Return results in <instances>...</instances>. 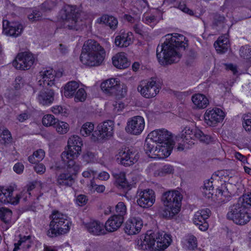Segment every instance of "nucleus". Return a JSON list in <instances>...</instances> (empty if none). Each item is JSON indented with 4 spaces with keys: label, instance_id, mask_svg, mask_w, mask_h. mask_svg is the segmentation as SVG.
Returning a JSON list of instances; mask_svg holds the SVG:
<instances>
[{
    "label": "nucleus",
    "instance_id": "9d476101",
    "mask_svg": "<svg viewBox=\"0 0 251 251\" xmlns=\"http://www.w3.org/2000/svg\"><path fill=\"white\" fill-rule=\"evenodd\" d=\"M79 15L78 9L75 6L69 5L64 6L59 14V18L63 21L64 28L76 30L83 25Z\"/></svg>",
    "mask_w": 251,
    "mask_h": 251
},
{
    "label": "nucleus",
    "instance_id": "4c0bfd02",
    "mask_svg": "<svg viewBox=\"0 0 251 251\" xmlns=\"http://www.w3.org/2000/svg\"><path fill=\"white\" fill-rule=\"evenodd\" d=\"M60 0H46L41 5L40 9L44 12L50 11L55 9Z\"/></svg>",
    "mask_w": 251,
    "mask_h": 251
},
{
    "label": "nucleus",
    "instance_id": "f257e3e1",
    "mask_svg": "<svg viewBox=\"0 0 251 251\" xmlns=\"http://www.w3.org/2000/svg\"><path fill=\"white\" fill-rule=\"evenodd\" d=\"M144 149L149 157L154 159H163L169 156L174 149L175 141L173 134L165 129H156L148 135Z\"/></svg>",
    "mask_w": 251,
    "mask_h": 251
},
{
    "label": "nucleus",
    "instance_id": "a878e982",
    "mask_svg": "<svg viewBox=\"0 0 251 251\" xmlns=\"http://www.w3.org/2000/svg\"><path fill=\"white\" fill-rule=\"evenodd\" d=\"M133 35L131 32H122L116 37L115 44L119 47H127L133 43Z\"/></svg>",
    "mask_w": 251,
    "mask_h": 251
},
{
    "label": "nucleus",
    "instance_id": "1a4fd4ad",
    "mask_svg": "<svg viewBox=\"0 0 251 251\" xmlns=\"http://www.w3.org/2000/svg\"><path fill=\"white\" fill-rule=\"evenodd\" d=\"M172 241V236L169 234H159L156 239L154 233L146 234L143 240L138 241L137 245L139 250L145 251L152 249L156 242L158 250L163 251L169 247Z\"/></svg>",
    "mask_w": 251,
    "mask_h": 251
},
{
    "label": "nucleus",
    "instance_id": "5701e85b",
    "mask_svg": "<svg viewBox=\"0 0 251 251\" xmlns=\"http://www.w3.org/2000/svg\"><path fill=\"white\" fill-rule=\"evenodd\" d=\"M3 31L4 34L13 37L20 36L23 31V26L17 23H10L6 20H3Z\"/></svg>",
    "mask_w": 251,
    "mask_h": 251
},
{
    "label": "nucleus",
    "instance_id": "b1692460",
    "mask_svg": "<svg viewBox=\"0 0 251 251\" xmlns=\"http://www.w3.org/2000/svg\"><path fill=\"white\" fill-rule=\"evenodd\" d=\"M110 218H109L104 226L98 221H93L86 225V227L89 232L95 235H99L101 234H105L108 232L107 226H110L108 225Z\"/></svg>",
    "mask_w": 251,
    "mask_h": 251
},
{
    "label": "nucleus",
    "instance_id": "dca6fc26",
    "mask_svg": "<svg viewBox=\"0 0 251 251\" xmlns=\"http://www.w3.org/2000/svg\"><path fill=\"white\" fill-rule=\"evenodd\" d=\"M224 112L219 108L207 109L204 119L205 123L209 126H216L219 123L222 122L224 119Z\"/></svg>",
    "mask_w": 251,
    "mask_h": 251
},
{
    "label": "nucleus",
    "instance_id": "393cba45",
    "mask_svg": "<svg viewBox=\"0 0 251 251\" xmlns=\"http://www.w3.org/2000/svg\"><path fill=\"white\" fill-rule=\"evenodd\" d=\"M110 127L108 121H105L99 125L97 130H95L91 136V140L94 142L104 139L108 136V127Z\"/></svg>",
    "mask_w": 251,
    "mask_h": 251
},
{
    "label": "nucleus",
    "instance_id": "9b49d317",
    "mask_svg": "<svg viewBox=\"0 0 251 251\" xmlns=\"http://www.w3.org/2000/svg\"><path fill=\"white\" fill-rule=\"evenodd\" d=\"M115 214L111 215V232L120 227L127 214L126 206L124 202L120 201L115 206Z\"/></svg>",
    "mask_w": 251,
    "mask_h": 251
},
{
    "label": "nucleus",
    "instance_id": "3c124183",
    "mask_svg": "<svg viewBox=\"0 0 251 251\" xmlns=\"http://www.w3.org/2000/svg\"><path fill=\"white\" fill-rule=\"evenodd\" d=\"M175 8H177L180 10H181L183 12L189 14L190 15H193V12L192 10L189 9L186 5V4L183 2H181V1L178 0L177 4H176Z\"/></svg>",
    "mask_w": 251,
    "mask_h": 251
},
{
    "label": "nucleus",
    "instance_id": "69168bd1",
    "mask_svg": "<svg viewBox=\"0 0 251 251\" xmlns=\"http://www.w3.org/2000/svg\"><path fill=\"white\" fill-rule=\"evenodd\" d=\"M24 80L22 77L18 76L15 79V88L19 89L23 85Z\"/></svg>",
    "mask_w": 251,
    "mask_h": 251
},
{
    "label": "nucleus",
    "instance_id": "e433bc0d",
    "mask_svg": "<svg viewBox=\"0 0 251 251\" xmlns=\"http://www.w3.org/2000/svg\"><path fill=\"white\" fill-rule=\"evenodd\" d=\"M240 56L245 60L249 67L251 66V47L248 45L242 46L240 49Z\"/></svg>",
    "mask_w": 251,
    "mask_h": 251
},
{
    "label": "nucleus",
    "instance_id": "aec40b11",
    "mask_svg": "<svg viewBox=\"0 0 251 251\" xmlns=\"http://www.w3.org/2000/svg\"><path fill=\"white\" fill-rule=\"evenodd\" d=\"M143 226V222L141 218L131 217L126 222L124 230L127 235H136L140 232Z\"/></svg>",
    "mask_w": 251,
    "mask_h": 251
},
{
    "label": "nucleus",
    "instance_id": "f3484780",
    "mask_svg": "<svg viewBox=\"0 0 251 251\" xmlns=\"http://www.w3.org/2000/svg\"><path fill=\"white\" fill-rule=\"evenodd\" d=\"M120 164L125 166H130L135 163L139 159V155L133 149L125 148L119 152Z\"/></svg>",
    "mask_w": 251,
    "mask_h": 251
},
{
    "label": "nucleus",
    "instance_id": "cd10ccee",
    "mask_svg": "<svg viewBox=\"0 0 251 251\" xmlns=\"http://www.w3.org/2000/svg\"><path fill=\"white\" fill-rule=\"evenodd\" d=\"M214 46L218 53L226 52L230 46L228 35L226 34L220 36L214 43Z\"/></svg>",
    "mask_w": 251,
    "mask_h": 251
},
{
    "label": "nucleus",
    "instance_id": "de8ad7c7",
    "mask_svg": "<svg viewBox=\"0 0 251 251\" xmlns=\"http://www.w3.org/2000/svg\"><path fill=\"white\" fill-rule=\"evenodd\" d=\"M75 101H84L87 97V93L82 87H79L74 96Z\"/></svg>",
    "mask_w": 251,
    "mask_h": 251
},
{
    "label": "nucleus",
    "instance_id": "a211bd4d",
    "mask_svg": "<svg viewBox=\"0 0 251 251\" xmlns=\"http://www.w3.org/2000/svg\"><path fill=\"white\" fill-rule=\"evenodd\" d=\"M220 175L222 176L221 172H215L213 174L210 179L204 181L203 186L202 188L203 196L207 198H212L214 193V186H217V182L221 180Z\"/></svg>",
    "mask_w": 251,
    "mask_h": 251
},
{
    "label": "nucleus",
    "instance_id": "473e14b6",
    "mask_svg": "<svg viewBox=\"0 0 251 251\" xmlns=\"http://www.w3.org/2000/svg\"><path fill=\"white\" fill-rule=\"evenodd\" d=\"M113 176L115 178V184L118 188L125 190H128L131 188L125 172H121L118 174H113Z\"/></svg>",
    "mask_w": 251,
    "mask_h": 251
},
{
    "label": "nucleus",
    "instance_id": "5fc2aeb1",
    "mask_svg": "<svg viewBox=\"0 0 251 251\" xmlns=\"http://www.w3.org/2000/svg\"><path fill=\"white\" fill-rule=\"evenodd\" d=\"M30 117V115L28 112H25L17 115L16 120L19 122L23 123L28 119Z\"/></svg>",
    "mask_w": 251,
    "mask_h": 251
},
{
    "label": "nucleus",
    "instance_id": "f704fd0d",
    "mask_svg": "<svg viewBox=\"0 0 251 251\" xmlns=\"http://www.w3.org/2000/svg\"><path fill=\"white\" fill-rule=\"evenodd\" d=\"M193 103L199 109H203L207 107L209 104V100L201 94H195L192 97Z\"/></svg>",
    "mask_w": 251,
    "mask_h": 251
},
{
    "label": "nucleus",
    "instance_id": "0eeeda50",
    "mask_svg": "<svg viewBox=\"0 0 251 251\" xmlns=\"http://www.w3.org/2000/svg\"><path fill=\"white\" fill-rule=\"evenodd\" d=\"M182 196L177 190L165 192L162 200L165 206L164 216L167 218H173L180 211Z\"/></svg>",
    "mask_w": 251,
    "mask_h": 251
},
{
    "label": "nucleus",
    "instance_id": "72a5a7b5",
    "mask_svg": "<svg viewBox=\"0 0 251 251\" xmlns=\"http://www.w3.org/2000/svg\"><path fill=\"white\" fill-rule=\"evenodd\" d=\"M79 87L78 82L75 81H69L64 87V95L68 98H73Z\"/></svg>",
    "mask_w": 251,
    "mask_h": 251
},
{
    "label": "nucleus",
    "instance_id": "f03ea898",
    "mask_svg": "<svg viewBox=\"0 0 251 251\" xmlns=\"http://www.w3.org/2000/svg\"><path fill=\"white\" fill-rule=\"evenodd\" d=\"M170 37L166 38L161 45L156 48V57L162 66L172 64L175 62V58L178 54L176 50H185L188 46V40L182 34L173 33Z\"/></svg>",
    "mask_w": 251,
    "mask_h": 251
},
{
    "label": "nucleus",
    "instance_id": "680f3d73",
    "mask_svg": "<svg viewBox=\"0 0 251 251\" xmlns=\"http://www.w3.org/2000/svg\"><path fill=\"white\" fill-rule=\"evenodd\" d=\"M225 66L226 70L231 71L234 75L237 74L238 71L236 65H234L232 63H226L225 64Z\"/></svg>",
    "mask_w": 251,
    "mask_h": 251
},
{
    "label": "nucleus",
    "instance_id": "09e8293b",
    "mask_svg": "<svg viewBox=\"0 0 251 251\" xmlns=\"http://www.w3.org/2000/svg\"><path fill=\"white\" fill-rule=\"evenodd\" d=\"M89 188L92 192H97L98 193H102L105 189L103 185L97 184L93 179L91 180Z\"/></svg>",
    "mask_w": 251,
    "mask_h": 251
},
{
    "label": "nucleus",
    "instance_id": "4be33fe9",
    "mask_svg": "<svg viewBox=\"0 0 251 251\" xmlns=\"http://www.w3.org/2000/svg\"><path fill=\"white\" fill-rule=\"evenodd\" d=\"M13 191V188L11 186H0V205L7 203L16 205L19 203L20 196L16 195L15 197H12Z\"/></svg>",
    "mask_w": 251,
    "mask_h": 251
},
{
    "label": "nucleus",
    "instance_id": "13d9d810",
    "mask_svg": "<svg viewBox=\"0 0 251 251\" xmlns=\"http://www.w3.org/2000/svg\"><path fill=\"white\" fill-rule=\"evenodd\" d=\"M24 169V166L21 163H17L15 164L13 167V170L17 174H21L23 173Z\"/></svg>",
    "mask_w": 251,
    "mask_h": 251
},
{
    "label": "nucleus",
    "instance_id": "7c9ffc66",
    "mask_svg": "<svg viewBox=\"0 0 251 251\" xmlns=\"http://www.w3.org/2000/svg\"><path fill=\"white\" fill-rule=\"evenodd\" d=\"M226 17L218 13H214L211 17V27L213 29L221 31L226 25Z\"/></svg>",
    "mask_w": 251,
    "mask_h": 251
},
{
    "label": "nucleus",
    "instance_id": "864d4df0",
    "mask_svg": "<svg viewBox=\"0 0 251 251\" xmlns=\"http://www.w3.org/2000/svg\"><path fill=\"white\" fill-rule=\"evenodd\" d=\"M100 89L102 92L106 95L110 94V79L103 81L100 85Z\"/></svg>",
    "mask_w": 251,
    "mask_h": 251
},
{
    "label": "nucleus",
    "instance_id": "39448f33",
    "mask_svg": "<svg viewBox=\"0 0 251 251\" xmlns=\"http://www.w3.org/2000/svg\"><path fill=\"white\" fill-rule=\"evenodd\" d=\"M181 138L182 139V142L179 143L177 146L178 151H183L189 148L194 144L193 141L196 139L206 144L213 143L214 142L213 137L204 134L201 130L196 126L195 128L185 126L181 132Z\"/></svg>",
    "mask_w": 251,
    "mask_h": 251
},
{
    "label": "nucleus",
    "instance_id": "8fccbe9b",
    "mask_svg": "<svg viewBox=\"0 0 251 251\" xmlns=\"http://www.w3.org/2000/svg\"><path fill=\"white\" fill-rule=\"evenodd\" d=\"M51 111L54 114H60L62 116H65L67 114V109L60 105H55L51 108Z\"/></svg>",
    "mask_w": 251,
    "mask_h": 251
},
{
    "label": "nucleus",
    "instance_id": "ea45409f",
    "mask_svg": "<svg viewBox=\"0 0 251 251\" xmlns=\"http://www.w3.org/2000/svg\"><path fill=\"white\" fill-rule=\"evenodd\" d=\"M45 155V152L42 149L34 151L32 155L28 157V161L32 164H35L42 160Z\"/></svg>",
    "mask_w": 251,
    "mask_h": 251
},
{
    "label": "nucleus",
    "instance_id": "6e6d98bb",
    "mask_svg": "<svg viewBox=\"0 0 251 251\" xmlns=\"http://www.w3.org/2000/svg\"><path fill=\"white\" fill-rule=\"evenodd\" d=\"M110 17L108 15H104L100 18L97 20L98 23L108 25L110 26V23H109Z\"/></svg>",
    "mask_w": 251,
    "mask_h": 251
},
{
    "label": "nucleus",
    "instance_id": "6e6552de",
    "mask_svg": "<svg viewBox=\"0 0 251 251\" xmlns=\"http://www.w3.org/2000/svg\"><path fill=\"white\" fill-rule=\"evenodd\" d=\"M49 233L51 236L67 233L70 230L72 223L67 215L57 211H53L50 215Z\"/></svg>",
    "mask_w": 251,
    "mask_h": 251
},
{
    "label": "nucleus",
    "instance_id": "338daca9",
    "mask_svg": "<svg viewBox=\"0 0 251 251\" xmlns=\"http://www.w3.org/2000/svg\"><path fill=\"white\" fill-rule=\"evenodd\" d=\"M118 20L111 15V30H114L118 26Z\"/></svg>",
    "mask_w": 251,
    "mask_h": 251
},
{
    "label": "nucleus",
    "instance_id": "49530a36",
    "mask_svg": "<svg viewBox=\"0 0 251 251\" xmlns=\"http://www.w3.org/2000/svg\"><path fill=\"white\" fill-rule=\"evenodd\" d=\"M57 119L51 114L45 115L42 119V123L46 126H50L55 125Z\"/></svg>",
    "mask_w": 251,
    "mask_h": 251
},
{
    "label": "nucleus",
    "instance_id": "4468645a",
    "mask_svg": "<svg viewBox=\"0 0 251 251\" xmlns=\"http://www.w3.org/2000/svg\"><path fill=\"white\" fill-rule=\"evenodd\" d=\"M35 58L33 55L27 52L20 53L13 62V65L17 69L28 70L33 65Z\"/></svg>",
    "mask_w": 251,
    "mask_h": 251
},
{
    "label": "nucleus",
    "instance_id": "2f4dec72",
    "mask_svg": "<svg viewBox=\"0 0 251 251\" xmlns=\"http://www.w3.org/2000/svg\"><path fill=\"white\" fill-rule=\"evenodd\" d=\"M127 88L124 84H121L120 81L116 82V85H111V97L114 96L117 100H121L126 94Z\"/></svg>",
    "mask_w": 251,
    "mask_h": 251
},
{
    "label": "nucleus",
    "instance_id": "6ab92c4d",
    "mask_svg": "<svg viewBox=\"0 0 251 251\" xmlns=\"http://www.w3.org/2000/svg\"><path fill=\"white\" fill-rule=\"evenodd\" d=\"M137 89L142 96L149 99L156 96L159 92L160 87L156 81L151 78L144 86L139 85Z\"/></svg>",
    "mask_w": 251,
    "mask_h": 251
},
{
    "label": "nucleus",
    "instance_id": "e2e57ef3",
    "mask_svg": "<svg viewBox=\"0 0 251 251\" xmlns=\"http://www.w3.org/2000/svg\"><path fill=\"white\" fill-rule=\"evenodd\" d=\"M34 170L36 173L43 174L46 171V167L43 164H37L34 166Z\"/></svg>",
    "mask_w": 251,
    "mask_h": 251
},
{
    "label": "nucleus",
    "instance_id": "bb28decb",
    "mask_svg": "<svg viewBox=\"0 0 251 251\" xmlns=\"http://www.w3.org/2000/svg\"><path fill=\"white\" fill-rule=\"evenodd\" d=\"M113 65L119 69H123L128 68L130 62L128 60L126 54L124 52L117 53L112 58Z\"/></svg>",
    "mask_w": 251,
    "mask_h": 251
},
{
    "label": "nucleus",
    "instance_id": "bf43d9fd",
    "mask_svg": "<svg viewBox=\"0 0 251 251\" xmlns=\"http://www.w3.org/2000/svg\"><path fill=\"white\" fill-rule=\"evenodd\" d=\"M243 126L246 131L251 132V119L244 120L243 122Z\"/></svg>",
    "mask_w": 251,
    "mask_h": 251
},
{
    "label": "nucleus",
    "instance_id": "0e129e2a",
    "mask_svg": "<svg viewBox=\"0 0 251 251\" xmlns=\"http://www.w3.org/2000/svg\"><path fill=\"white\" fill-rule=\"evenodd\" d=\"M179 0H164L163 5L170 7H175L176 4H177Z\"/></svg>",
    "mask_w": 251,
    "mask_h": 251
},
{
    "label": "nucleus",
    "instance_id": "20e7f679",
    "mask_svg": "<svg viewBox=\"0 0 251 251\" xmlns=\"http://www.w3.org/2000/svg\"><path fill=\"white\" fill-rule=\"evenodd\" d=\"M104 56L105 52L99 44L89 40L83 45L80 59L84 65L95 66L102 63Z\"/></svg>",
    "mask_w": 251,
    "mask_h": 251
},
{
    "label": "nucleus",
    "instance_id": "412c9836",
    "mask_svg": "<svg viewBox=\"0 0 251 251\" xmlns=\"http://www.w3.org/2000/svg\"><path fill=\"white\" fill-rule=\"evenodd\" d=\"M155 201L154 192L151 189H145L139 194L137 200L138 205L144 208H148L152 206Z\"/></svg>",
    "mask_w": 251,
    "mask_h": 251
},
{
    "label": "nucleus",
    "instance_id": "052dcab7",
    "mask_svg": "<svg viewBox=\"0 0 251 251\" xmlns=\"http://www.w3.org/2000/svg\"><path fill=\"white\" fill-rule=\"evenodd\" d=\"M87 200L86 196L84 195H79L76 198V202L79 205H82L86 203Z\"/></svg>",
    "mask_w": 251,
    "mask_h": 251
},
{
    "label": "nucleus",
    "instance_id": "f8f14e48",
    "mask_svg": "<svg viewBox=\"0 0 251 251\" xmlns=\"http://www.w3.org/2000/svg\"><path fill=\"white\" fill-rule=\"evenodd\" d=\"M62 75L61 72H56L52 68H44L39 72L38 76L39 83L45 87L52 86L54 85L56 79L61 77Z\"/></svg>",
    "mask_w": 251,
    "mask_h": 251
},
{
    "label": "nucleus",
    "instance_id": "423d86ee",
    "mask_svg": "<svg viewBox=\"0 0 251 251\" xmlns=\"http://www.w3.org/2000/svg\"><path fill=\"white\" fill-rule=\"evenodd\" d=\"M82 141L77 135H73L68 141V150L62 153L61 158L70 172L75 173L79 170V166L75 164L74 159L77 157L81 151Z\"/></svg>",
    "mask_w": 251,
    "mask_h": 251
},
{
    "label": "nucleus",
    "instance_id": "ddd939ff",
    "mask_svg": "<svg viewBox=\"0 0 251 251\" xmlns=\"http://www.w3.org/2000/svg\"><path fill=\"white\" fill-rule=\"evenodd\" d=\"M145 126L144 118L140 116H135L128 120L126 130L128 133L138 135L142 132Z\"/></svg>",
    "mask_w": 251,
    "mask_h": 251
},
{
    "label": "nucleus",
    "instance_id": "7ed1b4c3",
    "mask_svg": "<svg viewBox=\"0 0 251 251\" xmlns=\"http://www.w3.org/2000/svg\"><path fill=\"white\" fill-rule=\"evenodd\" d=\"M250 206L251 193L243 195L241 203L238 202L230 207L226 215L227 218L237 225L246 224L251 219V212H249L248 210Z\"/></svg>",
    "mask_w": 251,
    "mask_h": 251
},
{
    "label": "nucleus",
    "instance_id": "774afa93",
    "mask_svg": "<svg viewBox=\"0 0 251 251\" xmlns=\"http://www.w3.org/2000/svg\"><path fill=\"white\" fill-rule=\"evenodd\" d=\"M58 50L63 55L67 54L69 51L68 47L62 44H59Z\"/></svg>",
    "mask_w": 251,
    "mask_h": 251
},
{
    "label": "nucleus",
    "instance_id": "603ef678",
    "mask_svg": "<svg viewBox=\"0 0 251 251\" xmlns=\"http://www.w3.org/2000/svg\"><path fill=\"white\" fill-rule=\"evenodd\" d=\"M2 139L5 144H9L12 141V137L10 132L7 129H5L2 131Z\"/></svg>",
    "mask_w": 251,
    "mask_h": 251
},
{
    "label": "nucleus",
    "instance_id": "58836bf2",
    "mask_svg": "<svg viewBox=\"0 0 251 251\" xmlns=\"http://www.w3.org/2000/svg\"><path fill=\"white\" fill-rule=\"evenodd\" d=\"M174 172V169L171 165H165L162 168L157 169L154 173L155 176H163L168 174H173Z\"/></svg>",
    "mask_w": 251,
    "mask_h": 251
},
{
    "label": "nucleus",
    "instance_id": "c85d7f7f",
    "mask_svg": "<svg viewBox=\"0 0 251 251\" xmlns=\"http://www.w3.org/2000/svg\"><path fill=\"white\" fill-rule=\"evenodd\" d=\"M32 241L31 236L20 235V239L17 242L14 243L13 251H18L19 250L23 251H29L31 247Z\"/></svg>",
    "mask_w": 251,
    "mask_h": 251
},
{
    "label": "nucleus",
    "instance_id": "4d7b16f0",
    "mask_svg": "<svg viewBox=\"0 0 251 251\" xmlns=\"http://www.w3.org/2000/svg\"><path fill=\"white\" fill-rule=\"evenodd\" d=\"M144 20L145 23L149 25H151L152 24H154L156 23V17L155 15L151 14L145 17Z\"/></svg>",
    "mask_w": 251,
    "mask_h": 251
},
{
    "label": "nucleus",
    "instance_id": "c9c22d12",
    "mask_svg": "<svg viewBox=\"0 0 251 251\" xmlns=\"http://www.w3.org/2000/svg\"><path fill=\"white\" fill-rule=\"evenodd\" d=\"M75 182L73 176L69 173H65L59 175L57 183L60 186H71Z\"/></svg>",
    "mask_w": 251,
    "mask_h": 251
},
{
    "label": "nucleus",
    "instance_id": "a19ab883",
    "mask_svg": "<svg viewBox=\"0 0 251 251\" xmlns=\"http://www.w3.org/2000/svg\"><path fill=\"white\" fill-rule=\"evenodd\" d=\"M94 129V125L91 123H86L82 125L81 127L80 133V134L84 137L90 136L91 138V136L93 132L95 131Z\"/></svg>",
    "mask_w": 251,
    "mask_h": 251
},
{
    "label": "nucleus",
    "instance_id": "c756f323",
    "mask_svg": "<svg viewBox=\"0 0 251 251\" xmlns=\"http://www.w3.org/2000/svg\"><path fill=\"white\" fill-rule=\"evenodd\" d=\"M54 92L52 90H42L39 92L37 100L43 105L51 104L54 100Z\"/></svg>",
    "mask_w": 251,
    "mask_h": 251
},
{
    "label": "nucleus",
    "instance_id": "79ce46f5",
    "mask_svg": "<svg viewBox=\"0 0 251 251\" xmlns=\"http://www.w3.org/2000/svg\"><path fill=\"white\" fill-rule=\"evenodd\" d=\"M42 14L36 8H30L28 10L27 17L31 22H36L41 19Z\"/></svg>",
    "mask_w": 251,
    "mask_h": 251
},
{
    "label": "nucleus",
    "instance_id": "2eb2a0df",
    "mask_svg": "<svg viewBox=\"0 0 251 251\" xmlns=\"http://www.w3.org/2000/svg\"><path fill=\"white\" fill-rule=\"evenodd\" d=\"M211 214L209 208H204L195 212L193 220L194 224L198 226L201 231H206L209 227L208 219Z\"/></svg>",
    "mask_w": 251,
    "mask_h": 251
},
{
    "label": "nucleus",
    "instance_id": "37998d69",
    "mask_svg": "<svg viewBox=\"0 0 251 251\" xmlns=\"http://www.w3.org/2000/svg\"><path fill=\"white\" fill-rule=\"evenodd\" d=\"M56 131L60 134H66L69 130L68 124L62 121H59L58 120L54 125Z\"/></svg>",
    "mask_w": 251,
    "mask_h": 251
},
{
    "label": "nucleus",
    "instance_id": "c03bdc74",
    "mask_svg": "<svg viewBox=\"0 0 251 251\" xmlns=\"http://www.w3.org/2000/svg\"><path fill=\"white\" fill-rule=\"evenodd\" d=\"M12 211L9 209L4 207L0 208V218L5 223L8 224L9 223L12 217Z\"/></svg>",
    "mask_w": 251,
    "mask_h": 251
},
{
    "label": "nucleus",
    "instance_id": "a18cd8bd",
    "mask_svg": "<svg viewBox=\"0 0 251 251\" xmlns=\"http://www.w3.org/2000/svg\"><path fill=\"white\" fill-rule=\"evenodd\" d=\"M186 246L190 251H193L198 247V240L197 238L193 235L188 237L186 240Z\"/></svg>",
    "mask_w": 251,
    "mask_h": 251
}]
</instances>
